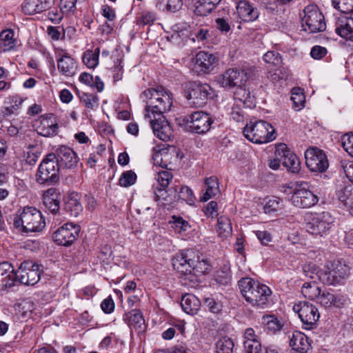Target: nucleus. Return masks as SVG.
Masks as SVG:
<instances>
[{
	"mask_svg": "<svg viewBox=\"0 0 353 353\" xmlns=\"http://www.w3.org/2000/svg\"><path fill=\"white\" fill-rule=\"evenodd\" d=\"M142 95L146 102L145 118L163 116L172 106V94L162 86L145 90Z\"/></svg>",
	"mask_w": 353,
	"mask_h": 353,
	"instance_id": "nucleus-1",
	"label": "nucleus"
},
{
	"mask_svg": "<svg viewBox=\"0 0 353 353\" xmlns=\"http://www.w3.org/2000/svg\"><path fill=\"white\" fill-rule=\"evenodd\" d=\"M238 285L242 296L252 306L265 308L272 294L270 288L250 277L240 279Z\"/></svg>",
	"mask_w": 353,
	"mask_h": 353,
	"instance_id": "nucleus-2",
	"label": "nucleus"
},
{
	"mask_svg": "<svg viewBox=\"0 0 353 353\" xmlns=\"http://www.w3.org/2000/svg\"><path fill=\"white\" fill-rule=\"evenodd\" d=\"M15 228L25 232L41 231L46 226L42 213L34 207H24L13 219Z\"/></svg>",
	"mask_w": 353,
	"mask_h": 353,
	"instance_id": "nucleus-3",
	"label": "nucleus"
},
{
	"mask_svg": "<svg viewBox=\"0 0 353 353\" xmlns=\"http://www.w3.org/2000/svg\"><path fill=\"white\" fill-rule=\"evenodd\" d=\"M283 192L292 194V203L300 208L314 206L319 201V198L309 190V185L305 181L291 182L283 187Z\"/></svg>",
	"mask_w": 353,
	"mask_h": 353,
	"instance_id": "nucleus-4",
	"label": "nucleus"
},
{
	"mask_svg": "<svg viewBox=\"0 0 353 353\" xmlns=\"http://www.w3.org/2000/svg\"><path fill=\"white\" fill-rule=\"evenodd\" d=\"M243 134L248 140L258 144L266 143L276 138L274 127L263 120L250 121L245 126Z\"/></svg>",
	"mask_w": 353,
	"mask_h": 353,
	"instance_id": "nucleus-5",
	"label": "nucleus"
},
{
	"mask_svg": "<svg viewBox=\"0 0 353 353\" xmlns=\"http://www.w3.org/2000/svg\"><path fill=\"white\" fill-rule=\"evenodd\" d=\"M60 168L57 155L54 153L48 154L39 164L36 174L37 182L40 184L57 183Z\"/></svg>",
	"mask_w": 353,
	"mask_h": 353,
	"instance_id": "nucleus-6",
	"label": "nucleus"
},
{
	"mask_svg": "<svg viewBox=\"0 0 353 353\" xmlns=\"http://www.w3.org/2000/svg\"><path fill=\"white\" fill-rule=\"evenodd\" d=\"M213 96L214 90L208 83L189 82L185 90V97L188 103L194 107H202Z\"/></svg>",
	"mask_w": 353,
	"mask_h": 353,
	"instance_id": "nucleus-7",
	"label": "nucleus"
},
{
	"mask_svg": "<svg viewBox=\"0 0 353 353\" xmlns=\"http://www.w3.org/2000/svg\"><path fill=\"white\" fill-rule=\"evenodd\" d=\"M306 230L312 235H327L334 223V218L328 212H308L305 215Z\"/></svg>",
	"mask_w": 353,
	"mask_h": 353,
	"instance_id": "nucleus-8",
	"label": "nucleus"
},
{
	"mask_svg": "<svg viewBox=\"0 0 353 353\" xmlns=\"http://www.w3.org/2000/svg\"><path fill=\"white\" fill-rule=\"evenodd\" d=\"M254 75V70L252 68H245L242 70L230 68L221 75L217 81L223 88H241Z\"/></svg>",
	"mask_w": 353,
	"mask_h": 353,
	"instance_id": "nucleus-9",
	"label": "nucleus"
},
{
	"mask_svg": "<svg viewBox=\"0 0 353 353\" xmlns=\"http://www.w3.org/2000/svg\"><path fill=\"white\" fill-rule=\"evenodd\" d=\"M349 273V267L340 261L329 262L324 270L319 272V279L327 285H336L345 279Z\"/></svg>",
	"mask_w": 353,
	"mask_h": 353,
	"instance_id": "nucleus-10",
	"label": "nucleus"
},
{
	"mask_svg": "<svg viewBox=\"0 0 353 353\" xmlns=\"http://www.w3.org/2000/svg\"><path fill=\"white\" fill-rule=\"evenodd\" d=\"M185 128L188 131L203 134L208 132L214 122L210 114L203 111H196L184 119Z\"/></svg>",
	"mask_w": 353,
	"mask_h": 353,
	"instance_id": "nucleus-11",
	"label": "nucleus"
},
{
	"mask_svg": "<svg viewBox=\"0 0 353 353\" xmlns=\"http://www.w3.org/2000/svg\"><path fill=\"white\" fill-rule=\"evenodd\" d=\"M293 311L298 314L305 329L312 330L316 326L320 314L312 303L305 301H299L294 305Z\"/></svg>",
	"mask_w": 353,
	"mask_h": 353,
	"instance_id": "nucleus-12",
	"label": "nucleus"
},
{
	"mask_svg": "<svg viewBox=\"0 0 353 353\" xmlns=\"http://www.w3.org/2000/svg\"><path fill=\"white\" fill-rule=\"evenodd\" d=\"M303 12L302 27L305 32L316 33L325 29L324 17L316 6H307Z\"/></svg>",
	"mask_w": 353,
	"mask_h": 353,
	"instance_id": "nucleus-13",
	"label": "nucleus"
},
{
	"mask_svg": "<svg viewBox=\"0 0 353 353\" xmlns=\"http://www.w3.org/2000/svg\"><path fill=\"white\" fill-rule=\"evenodd\" d=\"M39 265L32 261H23L16 271V281L26 285H34L40 280Z\"/></svg>",
	"mask_w": 353,
	"mask_h": 353,
	"instance_id": "nucleus-14",
	"label": "nucleus"
},
{
	"mask_svg": "<svg viewBox=\"0 0 353 353\" xmlns=\"http://www.w3.org/2000/svg\"><path fill=\"white\" fill-rule=\"evenodd\" d=\"M305 158L306 165L312 172H323L328 168L325 152L317 148L307 149L305 152Z\"/></svg>",
	"mask_w": 353,
	"mask_h": 353,
	"instance_id": "nucleus-15",
	"label": "nucleus"
},
{
	"mask_svg": "<svg viewBox=\"0 0 353 353\" xmlns=\"http://www.w3.org/2000/svg\"><path fill=\"white\" fill-rule=\"evenodd\" d=\"M194 252L192 250H187L176 254L172 259L174 269L184 274L183 284L190 285L186 281L189 278L188 272H191L192 266L194 265Z\"/></svg>",
	"mask_w": 353,
	"mask_h": 353,
	"instance_id": "nucleus-16",
	"label": "nucleus"
},
{
	"mask_svg": "<svg viewBox=\"0 0 353 353\" xmlns=\"http://www.w3.org/2000/svg\"><path fill=\"white\" fill-rule=\"evenodd\" d=\"M79 232V225L67 223L54 232L53 239L59 245L69 246L77 239Z\"/></svg>",
	"mask_w": 353,
	"mask_h": 353,
	"instance_id": "nucleus-17",
	"label": "nucleus"
},
{
	"mask_svg": "<svg viewBox=\"0 0 353 353\" xmlns=\"http://www.w3.org/2000/svg\"><path fill=\"white\" fill-rule=\"evenodd\" d=\"M275 156L281 159V163L291 172L296 174L301 170V162L298 157L290 150L285 143L276 146Z\"/></svg>",
	"mask_w": 353,
	"mask_h": 353,
	"instance_id": "nucleus-18",
	"label": "nucleus"
},
{
	"mask_svg": "<svg viewBox=\"0 0 353 353\" xmlns=\"http://www.w3.org/2000/svg\"><path fill=\"white\" fill-rule=\"evenodd\" d=\"M290 353H308L312 349V340L304 333L294 330L289 333Z\"/></svg>",
	"mask_w": 353,
	"mask_h": 353,
	"instance_id": "nucleus-19",
	"label": "nucleus"
},
{
	"mask_svg": "<svg viewBox=\"0 0 353 353\" xmlns=\"http://www.w3.org/2000/svg\"><path fill=\"white\" fill-rule=\"evenodd\" d=\"M152 128L154 135L163 141H168L172 137V130L164 116L145 118Z\"/></svg>",
	"mask_w": 353,
	"mask_h": 353,
	"instance_id": "nucleus-20",
	"label": "nucleus"
},
{
	"mask_svg": "<svg viewBox=\"0 0 353 353\" xmlns=\"http://www.w3.org/2000/svg\"><path fill=\"white\" fill-rule=\"evenodd\" d=\"M57 68L59 72L65 77H73L77 70L76 61L65 51L62 50L58 54Z\"/></svg>",
	"mask_w": 353,
	"mask_h": 353,
	"instance_id": "nucleus-21",
	"label": "nucleus"
},
{
	"mask_svg": "<svg viewBox=\"0 0 353 353\" xmlns=\"http://www.w3.org/2000/svg\"><path fill=\"white\" fill-rule=\"evenodd\" d=\"M58 128V123L54 115L48 114L40 118L37 131L39 134L47 137L57 134Z\"/></svg>",
	"mask_w": 353,
	"mask_h": 353,
	"instance_id": "nucleus-22",
	"label": "nucleus"
},
{
	"mask_svg": "<svg viewBox=\"0 0 353 353\" xmlns=\"http://www.w3.org/2000/svg\"><path fill=\"white\" fill-rule=\"evenodd\" d=\"M61 194L55 188H50L43 193V203L46 208L52 214H56L59 210Z\"/></svg>",
	"mask_w": 353,
	"mask_h": 353,
	"instance_id": "nucleus-23",
	"label": "nucleus"
},
{
	"mask_svg": "<svg viewBox=\"0 0 353 353\" xmlns=\"http://www.w3.org/2000/svg\"><path fill=\"white\" fill-rule=\"evenodd\" d=\"M317 301L325 307L333 306L341 308L347 303L348 298L341 294H334L327 291H321Z\"/></svg>",
	"mask_w": 353,
	"mask_h": 353,
	"instance_id": "nucleus-24",
	"label": "nucleus"
},
{
	"mask_svg": "<svg viewBox=\"0 0 353 353\" xmlns=\"http://www.w3.org/2000/svg\"><path fill=\"white\" fill-rule=\"evenodd\" d=\"M57 158L59 165L67 168H70L77 165L78 157L75 152L70 148L61 145L56 150Z\"/></svg>",
	"mask_w": 353,
	"mask_h": 353,
	"instance_id": "nucleus-25",
	"label": "nucleus"
},
{
	"mask_svg": "<svg viewBox=\"0 0 353 353\" xmlns=\"http://www.w3.org/2000/svg\"><path fill=\"white\" fill-rule=\"evenodd\" d=\"M16 282V272L8 262L0 263V290L12 287Z\"/></svg>",
	"mask_w": 353,
	"mask_h": 353,
	"instance_id": "nucleus-26",
	"label": "nucleus"
},
{
	"mask_svg": "<svg viewBox=\"0 0 353 353\" xmlns=\"http://www.w3.org/2000/svg\"><path fill=\"white\" fill-rule=\"evenodd\" d=\"M50 6V0H25L21 9L25 14L33 15L46 10Z\"/></svg>",
	"mask_w": 353,
	"mask_h": 353,
	"instance_id": "nucleus-27",
	"label": "nucleus"
},
{
	"mask_svg": "<svg viewBox=\"0 0 353 353\" xmlns=\"http://www.w3.org/2000/svg\"><path fill=\"white\" fill-rule=\"evenodd\" d=\"M239 19L244 22L253 21L259 17L258 10L247 1H240L236 6Z\"/></svg>",
	"mask_w": 353,
	"mask_h": 353,
	"instance_id": "nucleus-28",
	"label": "nucleus"
},
{
	"mask_svg": "<svg viewBox=\"0 0 353 353\" xmlns=\"http://www.w3.org/2000/svg\"><path fill=\"white\" fill-rule=\"evenodd\" d=\"M216 61V58L213 54L201 51L196 55L195 67L201 72H208L214 68Z\"/></svg>",
	"mask_w": 353,
	"mask_h": 353,
	"instance_id": "nucleus-29",
	"label": "nucleus"
},
{
	"mask_svg": "<svg viewBox=\"0 0 353 353\" xmlns=\"http://www.w3.org/2000/svg\"><path fill=\"white\" fill-rule=\"evenodd\" d=\"M336 32L346 40H353V17H343L339 19Z\"/></svg>",
	"mask_w": 353,
	"mask_h": 353,
	"instance_id": "nucleus-30",
	"label": "nucleus"
},
{
	"mask_svg": "<svg viewBox=\"0 0 353 353\" xmlns=\"http://www.w3.org/2000/svg\"><path fill=\"white\" fill-rule=\"evenodd\" d=\"M123 321L129 327H133L134 330H139V332L143 330L145 320L139 310H132L125 313L123 315Z\"/></svg>",
	"mask_w": 353,
	"mask_h": 353,
	"instance_id": "nucleus-31",
	"label": "nucleus"
},
{
	"mask_svg": "<svg viewBox=\"0 0 353 353\" xmlns=\"http://www.w3.org/2000/svg\"><path fill=\"white\" fill-rule=\"evenodd\" d=\"M181 305L185 313L194 315L200 310L201 301L194 294H186L181 299Z\"/></svg>",
	"mask_w": 353,
	"mask_h": 353,
	"instance_id": "nucleus-32",
	"label": "nucleus"
},
{
	"mask_svg": "<svg viewBox=\"0 0 353 353\" xmlns=\"http://www.w3.org/2000/svg\"><path fill=\"white\" fill-rule=\"evenodd\" d=\"M205 192L201 197L202 201H207L220 192L218 179L216 176H212L206 178L205 179Z\"/></svg>",
	"mask_w": 353,
	"mask_h": 353,
	"instance_id": "nucleus-33",
	"label": "nucleus"
},
{
	"mask_svg": "<svg viewBox=\"0 0 353 353\" xmlns=\"http://www.w3.org/2000/svg\"><path fill=\"white\" fill-rule=\"evenodd\" d=\"M65 209L73 216L77 217L83 210V207L80 202L79 195L76 192H72L68 196L65 202Z\"/></svg>",
	"mask_w": 353,
	"mask_h": 353,
	"instance_id": "nucleus-34",
	"label": "nucleus"
},
{
	"mask_svg": "<svg viewBox=\"0 0 353 353\" xmlns=\"http://www.w3.org/2000/svg\"><path fill=\"white\" fill-rule=\"evenodd\" d=\"M220 2L221 0H198L195 5L194 13L199 16H207Z\"/></svg>",
	"mask_w": 353,
	"mask_h": 353,
	"instance_id": "nucleus-35",
	"label": "nucleus"
},
{
	"mask_svg": "<svg viewBox=\"0 0 353 353\" xmlns=\"http://www.w3.org/2000/svg\"><path fill=\"white\" fill-rule=\"evenodd\" d=\"M336 195L339 201L348 208L351 214V208H353V184L337 190Z\"/></svg>",
	"mask_w": 353,
	"mask_h": 353,
	"instance_id": "nucleus-36",
	"label": "nucleus"
},
{
	"mask_svg": "<svg viewBox=\"0 0 353 353\" xmlns=\"http://www.w3.org/2000/svg\"><path fill=\"white\" fill-rule=\"evenodd\" d=\"M7 100L8 105L3 107L1 109V114L3 117H8L14 114L23 103L22 98L18 95L11 96Z\"/></svg>",
	"mask_w": 353,
	"mask_h": 353,
	"instance_id": "nucleus-37",
	"label": "nucleus"
},
{
	"mask_svg": "<svg viewBox=\"0 0 353 353\" xmlns=\"http://www.w3.org/2000/svg\"><path fill=\"white\" fill-rule=\"evenodd\" d=\"M262 323L265 326V329L272 334L281 331L283 327V322L273 315L263 316Z\"/></svg>",
	"mask_w": 353,
	"mask_h": 353,
	"instance_id": "nucleus-38",
	"label": "nucleus"
},
{
	"mask_svg": "<svg viewBox=\"0 0 353 353\" xmlns=\"http://www.w3.org/2000/svg\"><path fill=\"white\" fill-rule=\"evenodd\" d=\"M216 232L219 236L226 239L232 235V228L230 219L225 216H221L218 218Z\"/></svg>",
	"mask_w": 353,
	"mask_h": 353,
	"instance_id": "nucleus-39",
	"label": "nucleus"
},
{
	"mask_svg": "<svg viewBox=\"0 0 353 353\" xmlns=\"http://www.w3.org/2000/svg\"><path fill=\"white\" fill-rule=\"evenodd\" d=\"M14 31L11 29H6L0 33V46L3 51L12 50L16 45V40L14 39Z\"/></svg>",
	"mask_w": 353,
	"mask_h": 353,
	"instance_id": "nucleus-40",
	"label": "nucleus"
},
{
	"mask_svg": "<svg viewBox=\"0 0 353 353\" xmlns=\"http://www.w3.org/2000/svg\"><path fill=\"white\" fill-rule=\"evenodd\" d=\"M174 199H181L191 205L194 202L195 197L192 190L188 186L178 188L177 185H174Z\"/></svg>",
	"mask_w": 353,
	"mask_h": 353,
	"instance_id": "nucleus-41",
	"label": "nucleus"
},
{
	"mask_svg": "<svg viewBox=\"0 0 353 353\" xmlns=\"http://www.w3.org/2000/svg\"><path fill=\"white\" fill-rule=\"evenodd\" d=\"M320 292L321 289L314 281L304 283L301 288L302 294L310 300L317 299Z\"/></svg>",
	"mask_w": 353,
	"mask_h": 353,
	"instance_id": "nucleus-42",
	"label": "nucleus"
},
{
	"mask_svg": "<svg viewBox=\"0 0 353 353\" xmlns=\"http://www.w3.org/2000/svg\"><path fill=\"white\" fill-rule=\"evenodd\" d=\"M99 48H96L94 51H86L82 59L83 63L89 68H94L99 64Z\"/></svg>",
	"mask_w": 353,
	"mask_h": 353,
	"instance_id": "nucleus-43",
	"label": "nucleus"
},
{
	"mask_svg": "<svg viewBox=\"0 0 353 353\" xmlns=\"http://www.w3.org/2000/svg\"><path fill=\"white\" fill-rule=\"evenodd\" d=\"M174 187L168 188H157L154 190L155 199L157 201H172L174 199Z\"/></svg>",
	"mask_w": 353,
	"mask_h": 353,
	"instance_id": "nucleus-44",
	"label": "nucleus"
},
{
	"mask_svg": "<svg viewBox=\"0 0 353 353\" xmlns=\"http://www.w3.org/2000/svg\"><path fill=\"white\" fill-rule=\"evenodd\" d=\"M234 345V342L230 338L222 337L216 343V353H232Z\"/></svg>",
	"mask_w": 353,
	"mask_h": 353,
	"instance_id": "nucleus-45",
	"label": "nucleus"
},
{
	"mask_svg": "<svg viewBox=\"0 0 353 353\" xmlns=\"http://www.w3.org/2000/svg\"><path fill=\"white\" fill-rule=\"evenodd\" d=\"M183 6L182 0H161L157 6L159 9L175 12L179 10Z\"/></svg>",
	"mask_w": 353,
	"mask_h": 353,
	"instance_id": "nucleus-46",
	"label": "nucleus"
},
{
	"mask_svg": "<svg viewBox=\"0 0 353 353\" xmlns=\"http://www.w3.org/2000/svg\"><path fill=\"white\" fill-rule=\"evenodd\" d=\"M137 23L143 25H151L156 20V14L154 12L143 10L137 13Z\"/></svg>",
	"mask_w": 353,
	"mask_h": 353,
	"instance_id": "nucleus-47",
	"label": "nucleus"
},
{
	"mask_svg": "<svg viewBox=\"0 0 353 353\" xmlns=\"http://www.w3.org/2000/svg\"><path fill=\"white\" fill-rule=\"evenodd\" d=\"M332 5L344 14H353V0H332Z\"/></svg>",
	"mask_w": 353,
	"mask_h": 353,
	"instance_id": "nucleus-48",
	"label": "nucleus"
},
{
	"mask_svg": "<svg viewBox=\"0 0 353 353\" xmlns=\"http://www.w3.org/2000/svg\"><path fill=\"white\" fill-rule=\"evenodd\" d=\"M281 199L275 196L267 199L263 206L266 214L277 212L281 209Z\"/></svg>",
	"mask_w": 353,
	"mask_h": 353,
	"instance_id": "nucleus-49",
	"label": "nucleus"
},
{
	"mask_svg": "<svg viewBox=\"0 0 353 353\" xmlns=\"http://www.w3.org/2000/svg\"><path fill=\"white\" fill-rule=\"evenodd\" d=\"M173 175L169 170H160L157 174V181L159 185L163 188H168L171 181L172 180Z\"/></svg>",
	"mask_w": 353,
	"mask_h": 353,
	"instance_id": "nucleus-50",
	"label": "nucleus"
},
{
	"mask_svg": "<svg viewBox=\"0 0 353 353\" xmlns=\"http://www.w3.org/2000/svg\"><path fill=\"white\" fill-rule=\"evenodd\" d=\"M137 180V174L132 170L124 172L120 179L119 184L123 187H129L132 185Z\"/></svg>",
	"mask_w": 353,
	"mask_h": 353,
	"instance_id": "nucleus-51",
	"label": "nucleus"
},
{
	"mask_svg": "<svg viewBox=\"0 0 353 353\" xmlns=\"http://www.w3.org/2000/svg\"><path fill=\"white\" fill-rule=\"evenodd\" d=\"M291 100L293 102V108L296 110H300L304 107L305 96L302 92H299L295 89L292 90Z\"/></svg>",
	"mask_w": 353,
	"mask_h": 353,
	"instance_id": "nucleus-52",
	"label": "nucleus"
},
{
	"mask_svg": "<svg viewBox=\"0 0 353 353\" xmlns=\"http://www.w3.org/2000/svg\"><path fill=\"white\" fill-rule=\"evenodd\" d=\"M80 99L88 109L92 110L98 105V99L94 94L82 93Z\"/></svg>",
	"mask_w": 353,
	"mask_h": 353,
	"instance_id": "nucleus-53",
	"label": "nucleus"
},
{
	"mask_svg": "<svg viewBox=\"0 0 353 353\" xmlns=\"http://www.w3.org/2000/svg\"><path fill=\"white\" fill-rule=\"evenodd\" d=\"M23 158L26 162L30 165H33L36 163L38 160L39 155L35 148L32 146L28 147L23 152Z\"/></svg>",
	"mask_w": 353,
	"mask_h": 353,
	"instance_id": "nucleus-54",
	"label": "nucleus"
},
{
	"mask_svg": "<svg viewBox=\"0 0 353 353\" xmlns=\"http://www.w3.org/2000/svg\"><path fill=\"white\" fill-rule=\"evenodd\" d=\"M173 219V227L179 233H183L186 232L190 227L188 221L184 220L181 217H177L176 216H172Z\"/></svg>",
	"mask_w": 353,
	"mask_h": 353,
	"instance_id": "nucleus-55",
	"label": "nucleus"
},
{
	"mask_svg": "<svg viewBox=\"0 0 353 353\" xmlns=\"http://www.w3.org/2000/svg\"><path fill=\"white\" fill-rule=\"evenodd\" d=\"M204 305L206 306L208 310L214 314H218L222 310L221 303L210 297L205 298L204 299Z\"/></svg>",
	"mask_w": 353,
	"mask_h": 353,
	"instance_id": "nucleus-56",
	"label": "nucleus"
},
{
	"mask_svg": "<svg viewBox=\"0 0 353 353\" xmlns=\"http://www.w3.org/2000/svg\"><path fill=\"white\" fill-rule=\"evenodd\" d=\"M192 269L196 270V271L198 272L205 274L210 271V265L205 259H202L200 261L198 258V259L196 261L194 259V265L192 266Z\"/></svg>",
	"mask_w": 353,
	"mask_h": 353,
	"instance_id": "nucleus-57",
	"label": "nucleus"
},
{
	"mask_svg": "<svg viewBox=\"0 0 353 353\" xmlns=\"http://www.w3.org/2000/svg\"><path fill=\"white\" fill-rule=\"evenodd\" d=\"M245 353H261V344L259 341L243 343Z\"/></svg>",
	"mask_w": 353,
	"mask_h": 353,
	"instance_id": "nucleus-58",
	"label": "nucleus"
},
{
	"mask_svg": "<svg viewBox=\"0 0 353 353\" xmlns=\"http://www.w3.org/2000/svg\"><path fill=\"white\" fill-rule=\"evenodd\" d=\"M263 60L272 65H279L281 62V57L274 51H268L263 55Z\"/></svg>",
	"mask_w": 353,
	"mask_h": 353,
	"instance_id": "nucleus-59",
	"label": "nucleus"
},
{
	"mask_svg": "<svg viewBox=\"0 0 353 353\" xmlns=\"http://www.w3.org/2000/svg\"><path fill=\"white\" fill-rule=\"evenodd\" d=\"M230 280L231 276L228 270L217 271L215 275V281L221 285H227L230 283Z\"/></svg>",
	"mask_w": 353,
	"mask_h": 353,
	"instance_id": "nucleus-60",
	"label": "nucleus"
},
{
	"mask_svg": "<svg viewBox=\"0 0 353 353\" xmlns=\"http://www.w3.org/2000/svg\"><path fill=\"white\" fill-rule=\"evenodd\" d=\"M203 212L208 217L214 218L218 215V206L216 201H212L204 208Z\"/></svg>",
	"mask_w": 353,
	"mask_h": 353,
	"instance_id": "nucleus-61",
	"label": "nucleus"
},
{
	"mask_svg": "<svg viewBox=\"0 0 353 353\" xmlns=\"http://www.w3.org/2000/svg\"><path fill=\"white\" fill-rule=\"evenodd\" d=\"M101 308L105 314H110L114 311V302L111 296H108V298L103 300L101 303Z\"/></svg>",
	"mask_w": 353,
	"mask_h": 353,
	"instance_id": "nucleus-62",
	"label": "nucleus"
},
{
	"mask_svg": "<svg viewBox=\"0 0 353 353\" xmlns=\"http://www.w3.org/2000/svg\"><path fill=\"white\" fill-rule=\"evenodd\" d=\"M341 144L347 152H350L353 145V134H346L342 137Z\"/></svg>",
	"mask_w": 353,
	"mask_h": 353,
	"instance_id": "nucleus-63",
	"label": "nucleus"
},
{
	"mask_svg": "<svg viewBox=\"0 0 353 353\" xmlns=\"http://www.w3.org/2000/svg\"><path fill=\"white\" fill-rule=\"evenodd\" d=\"M341 166L347 178L353 183V161L342 162Z\"/></svg>",
	"mask_w": 353,
	"mask_h": 353,
	"instance_id": "nucleus-64",
	"label": "nucleus"
}]
</instances>
